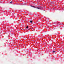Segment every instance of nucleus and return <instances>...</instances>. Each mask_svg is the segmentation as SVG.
<instances>
[{"mask_svg":"<svg viewBox=\"0 0 64 64\" xmlns=\"http://www.w3.org/2000/svg\"><path fill=\"white\" fill-rule=\"evenodd\" d=\"M50 2V3L52 4H54V3H53L54 2H52L51 1Z\"/></svg>","mask_w":64,"mask_h":64,"instance_id":"1","label":"nucleus"},{"mask_svg":"<svg viewBox=\"0 0 64 64\" xmlns=\"http://www.w3.org/2000/svg\"><path fill=\"white\" fill-rule=\"evenodd\" d=\"M28 27H29L28 26L26 27V29H28Z\"/></svg>","mask_w":64,"mask_h":64,"instance_id":"4","label":"nucleus"},{"mask_svg":"<svg viewBox=\"0 0 64 64\" xmlns=\"http://www.w3.org/2000/svg\"><path fill=\"white\" fill-rule=\"evenodd\" d=\"M10 3H12V2H10Z\"/></svg>","mask_w":64,"mask_h":64,"instance_id":"7","label":"nucleus"},{"mask_svg":"<svg viewBox=\"0 0 64 64\" xmlns=\"http://www.w3.org/2000/svg\"><path fill=\"white\" fill-rule=\"evenodd\" d=\"M30 23H32V20H30Z\"/></svg>","mask_w":64,"mask_h":64,"instance_id":"5","label":"nucleus"},{"mask_svg":"<svg viewBox=\"0 0 64 64\" xmlns=\"http://www.w3.org/2000/svg\"><path fill=\"white\" fill-rule=\"evenodd\" d=\"M31 6V7H34V8H35V6Z\"/></svg>","mask_w":64,"mask_h":64,"instance_id":"3","label":"nucleus"},{"mask_svg":"<svg viewBox=\"0 0 64 64\" xmlns=\"http://www.w3.org/2000/svg\"><path fill=\"white\" fill-rule=\"evenodd\" d=\"M36 8H37V9H40V8H39L36 7Z\"/></svg>","mask_w":64,"mask_h":64,"instance_id":"2","label":"nucleus"},{"mask_svg":"<svg viewBox=\"0 0 64 64\" xmlns=\"http://www.w3.org/2000/svg\"><path fill=\"white\" fill-rule=\"evenodd\" d=\"M53 53H55V51H53Z\"/></svg>","mask_w":64,"mask_h":64,"instance_id":"6","label":"nucleus"}]
</instances>
